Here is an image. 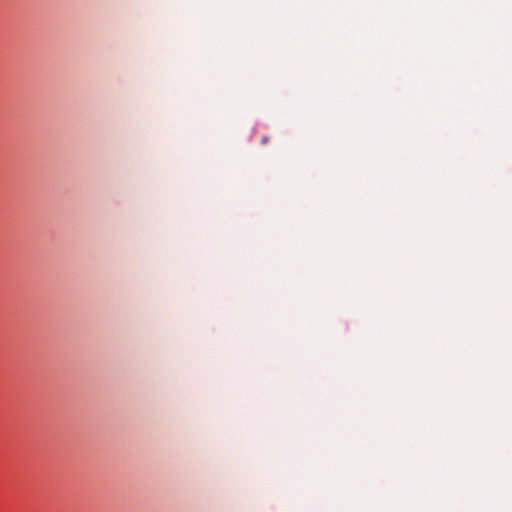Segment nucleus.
<instances>
[{
	"mask_svg": "<svg viewBox=\"0 0 512 512\" xmlns=\"http://www.w3.org/2000/svg\"><path fill=\"white\" fill-rule=\"evenodd\" d=\"M261 142L263 144H266L268 142V137L267 136L262 137Z\"/></svg>",
	"mask_w": 512,
	"mask_h": 512,
	"instance_id": "nucleus-1",
	"label": "nucleus"
}]
</instances>
